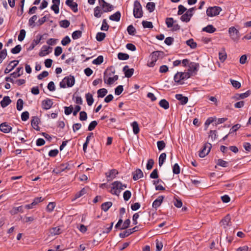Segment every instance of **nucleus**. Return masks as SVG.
Returning <instances> with one entry per match:
<instances>
[{
	"label": "nucleus",
	"mask_w": 251,
	"mask_h": 251,
	"mask_svg": "<svg viewBox=\"0 0 251 251\" xmlns=\"http://www.w3.org/2000/svg\"><path fill=\"white\" fill-rule=\"evenodd\" d=\"M75 83V78L73 75H70L65 77L62 81L60 82L59 85L61 88H65L72 87Z\"/></svg>",
	"instance_id": "obj_2"
},
{
	"label": "nucleus",
	"mask_w": 251,
	"mask_h": 251,
	"mask_svg": "<svg viewBox=\"0 0 251 251\" xmlns=\"http://www.w3.org/2000/svg\"><path fill=\"white\" fill-rule=\"evenodd\" d=\"M123 71L125 73V76L129 78L133 75L134 70L133 68L129 69L128 66L126 65L123 68Z\"/></svg>",
	"instance_id": "obj_15"
},
{
	"label": "nucleus",
	"mask_w": 251,
	"mask_h": 251,
	"mask_svg": "<svg viewBox=\"0 0 251 251\" xmlns=\"http://www.w3.org/2000/svg\"><path fill=\"white\" fill-rule=\"evenodd\" d=\"M157 148H158V150L159 151H161L165 148L166 144H165V142H164V141L161 140V141H158L157 142Z\"/></svg>",
	"instance_id": "obj_60"
},
{
	"label": "nucleus",
	"mask_w": 251,
	"mask_h": 251,
	"mask_svg": "<svg viewBox=\"0 0 251 251\" xmlns=\"http://www.w3.org/2000/svg\"><path fill=\"white\" fill-rule=\"evenodd\" d=\"M132 126L133 128V131L135 134H137L139 132V127L138 126V124L137 122H133L132 124Z\"/></svg>",
	"instance_id": "obj_42"
},
{
	"label": "nucleus",
	"mask_w": 251,
	"mask_h": 251,
	"mask_svg": "<svg viewBox=\"0 0 251 251\" xmlns=\"http://www.w3.org/2000/svg\"><path fill=\"white\" fill-rule=\"evenodd\" d=\"M222 8L219 6L209 7L206 10V14L208 17H214L219 14Z\"/></svg>",
	"instance_id": "obj_5"
},
{
	"label": "nucleus",
	"mask_w": 251,
	"mask_h": 251,
	"mask_svg": "<svg viewBox=\"0 0 251 251\" xmlns=\"http://www.w3.org/2000/svg\"><path fill=\"white\" fill-rule=\"evenodd\" d=\"M226 57L227 55L225 50V49H223L222 51L219 52V58L222 62H223L225 61Z\"/></svg>",
	"instance_id": "obj_36"
},
{
	"label": "nucleus",
	"mask_w": 251,
	"mask_h": 251,
	"mask_svg": "<svg viewBox=\"0 0 251 251\" xmlns=\"http://www.w3.org/2000/svg\"><path fill=\"white\" fill-rule=\"evenodd\" d=\"M71 42V39L68 36H65L61 41V44L63 46H66Z\"/></svg>",
	"instance_id": "obj_63"
},
{
	"label": "nucleus",
	"mask_w": 251,
	"mask_h": 251,
	"mask_svg": "<svg viewBox=\"0 0 251 251\" xmlns=\"http://www.w3.org/2000/svg\"><path fill=\"white\" fill-rule=\"evenodd\" d=\"M164 197L160 196L152 203V207L156 209L162 203Z\"/></svg>",
	"instance_id": "obj_18"
},
{
	"label": "nucleus",
	"mask_w": 251,
	"mask_h": 251,
	"mask_svg": "<svg viewBox=\"0 0 251 251\" xmlns=\"http://www.w3.org/2000/svg\"><path fill=\"white\" fill-rule=\"evenodd\" d=\"M131 196V193L129 190L126 191L123 194V197L125 201H128Z\"/></svg>",
	"instance_id": "obj_61"
},
{
	"label": "nucleus",
	"mask_w": 251,
	"mask_h": 251,
	"mask_svg": "<svg viewBox=\"0 0 251 251\" xmlns=\"http://www.w3.org/2000/svg\"><path fill=\"white\" fill-rule=\"evenodd\" d=\"M12 128L11 126L7 124V123H2L0 125V130L5 133L10 132Z\"/></svg>",
	"instance_id": "obj_13"
},
{
	"label": "nucleus",
	"mask_w": 251,
	"mask_h": 251,
	"mask_svg": "<svg viewBox=\"0 0 251 251\" xmlns=\"http://www.w3.org/2000/svg\"><path fill=\"white\" fill-rule=\"evenodd\" d=\"M51 48L49 46H43L41 50L39 52V55L40 56H44L47 54H48L50 52L49 51V49H51Z\"/></svg>",
	"instance_id": "obj_24"
},
{
	"label": "nucleus",
	"mask_w": 251,
	"mask_h": 251,
	"mask_svg": "<svg viewBox=\"0 0 251 251\" xmlns=\"http://www.w3.org/2000/svg\"><path fill=\"white\" fill-rule=\"evenodd\" d=\"M129 57V56L128 54L120 52L118 54V58L120 60H127Z\"/></svg>",
	"instance_id": "obj_44"
},
{
	"label": "nucleus",
	"mask_w": 251,
	"mask_h": 251,
	"mask_svg": "<svg viewBox=\"0 0 251 251\" xmlns=\"http://www.w3.org/2000/svg\"><path fill=\"white\" fill-rule=\"evenodd\" d=\"M23 213L24 212L23 206H20L17 207H13L10 211V213L12 215L17 214L18 212Z\"/></svg>",
	"instance_id": "obj_30"
},
{
	"label": "nucleus",
	"mask_w": 251,
	"mask_h": 251,
	"mask_svg": "<svg viewBox=\"0 0 251 251\" xmlns=\"http://www.w3.org/2000/svg\"><path fill=\"white\" fill-rule=\"evenodd\" d=\"M195 10V7L191 8L183 15H182L180 18L182 21L185 22H188L190 20V18L193 16V12Z\"/></svg>",
	"instance_id": "obj_7"
},
{
	"label": "nucleus",
	"mask_w": 251,
	"mask_h": 251,
	"mask_svg": "<svg viewBox=\"0 0 251 251\" xmlns=\"http://www.w3.org/2000/svg\"><path fill=\"white\" fill-rule=\"evenodd\" d=\"M133 179L134 180H137L139 178L143 177V173L140 169H137L132 173Z\"/></svg>",
	"instance_id": "obj_16"
},
{
	"label": "nucleus",
	"mask_w": 251,
	"mask_h": 251,
	"mask_svg": "<svg viewBox=\"0 0 251 251\" xmlns=\"http://www.w3.org/2000/svg\"><path fill=\"white\" fill-rule=\"evenodd\" d=\"M138 226H135L132 228L128 229L127 230H126L124 231L122 233H120L119 234V236L121 238H125L126 237H127L131 234H132L133 232L138 231Z\"/></svg>",
	"instance_id": "obj_11"
},
{
	"label": "nucleus",
	"mask_w": 251,
	"mask_h": 251,
	"mask_svg": "<svg viewBox=\"0 0 251 251\" xmlns=\"http://www.w3.org/2000/svg\"><path fill=\"white\" fill-rule=\"evenodd\" d=\"M103 61V57L102 55L99 56L96 59H94L92 63L96 65H100Z\"/></svg>",
	"instance_id": "obj_46"
},
{
	"label": "nucleus",
	"mask_w": 251,
	"mask_h": 251,
	"mask_svg": "<svg viewBox=\"0 0 251 251\" xmlns=\"http://www.w3.org/2000/svg\"><path fill=\"white\" fill-rule=\"evenodd\" d=\"M212 145L210 143H206L203 147L202 150L200 151L199 156L200 157H205L210 152Z\"/></svg>",
	"instance_id": "obj_8"
},
{
	"label": "nucleus",
	"mask_w": 251,
	"mask_h": 251,
	"mask_svg": "<svg viewBox=\"0 0 251 251\" xmlns=\"http://www.w3.org/2000/svg\"><path fill=\"white\" fill-rule=\"evenodd\" d=\"M86 192V189L85 188L82 189L80 191L75 194V199H76L81 197V196L85 194Z\"/></svg>",
	"instance_id": "obj_47"
},
{
	"label": "nucleus",
	"mask_w": 251,
	"mask_h": 251,
	"mask_svg": "<svg viewBox=\"0 0 251 251\" xmlns=\"http://www.w3.org/2000/svg\"><path fill=\"white\" fill-rule=\"evenodd\" d=\"M142 24L144 28H152L153 27V25L151 22L143 21Z\"/></svg>",
	"instance_id": "obj_57"
},
{
	"label": "nucleus",
	"mask_w": 251,
	"mask_h": 251,
	"mask_svg": "<svg viewBox=\"0 0 251 251\" xmlns=\"http://www.w3.org/2000/svg\"><path fill=\"white\" fill-rule=\"evenodd\" d=\"M251 94V91L248 90L244 93L236 94L235 96V98L236 100H239L240 99H244L248 97Z\"/></svg>",
	"instance_id": "obj_20"
},
{
	"label": "nucleus",
	"mask_w": 251,
	"mask_h": 251,
	"mask_svg": "<svg viewBox=\"0 0 251 251\" xmlns=\"http://www.w3.org/2000/svg\"><path fill=\"white\" fill-rule=\"evenodd\" d=\"M166 158V154L165 153H162L159 157V161L158 164L160 167L162 166V165L164 163Z\"/></svg>",
	"instance_id": "obj_41"
},
{
	"label": "nucleus",
	"mask_w": 251,
	"mask_h": 251,
	"mask_svg": "<svg viewBox=\"0 0 251 251\" xmlns=\"http://www.w3.org/2000/svg\"><path fill=\"white\" fill-rule=\"evenodd\" d=\"M133 15L135 18H141L143 17V11L140 2L135 0L133 4Z\"/></svg>",
	"instance_id": "obj_3"
},
{
	"label": "nucleus",
	"mask_w": 251,
	"mask_h": 251,
	"mask_svg": "<svg viewBox=\"0 0 251 251\" xmlns=\"http://www.w3.org/2000/svg\"><path fill=\"white\" fill-rule=\"evenodd\" d=\"M40 119L37 117H34L31 121L32 126L37 131L40 130V127L38 126Z\"/></svg>",
	"instance_id": "obj_17"
},
{
	"label": "nucleus",
	"mask_w": 251,
	"mask_h": 251,
	"mask_svg": "<svg viewBox=\"0 0 251 251\" xmlns=\"http://www.w3.org/2000/svg\"><path fill=\"white\" fill-rule=\"evenodd\" d=\"M112 187L110 192L114 195L119 196L121 190L126 188L127 185L122 184L121 181H115L112 183Z\"/></svg>",
	"instance_id": "obj_1"
},
{
	"label": "nucleus",
	"mask_w": 251,
	"mask_h": 251,
	"mask_svg": "<svg viewBox=\"0 0 251 251\" xmlns=\"http://www.w3.org/2000/svg\"><path fill=\"white\" fill-rule=\"evenodd\" d=\"M128 33L130 35H134L136 32V29L132 25H129L127 28Z\"/></svg>",
	"instance_id": "obj_50"
},
{
	"label": "nucleus",
	"mask_w": 251,
	"mask_h": 251,
	"mask_svg": "<svg viewBox=\"0 0 251 251\" xmlns=\"http://www.w3.org/2000/svg\"><path fill=\"white\" fill-rule=\"evenodd\" d=\"M160 54H163V52L160 51H155L152 52V53L150 55L151 60H153V61L156 62L158 58V57L160 56Z\"/></svg>",
	"instance_id": "obj_27"
},
{
	"label": "nucleus",
	"mask_w": 251,
	"mask_h": 251,
	"mask_svg": "<svg viewBox=\"0 0 251 251\" xmlns=\"http://www.w3.org/2000/svg\"><path fill=\"white\" fill-rule=\"evenodd\" d=\"M105 37V34L103 32H98L96 35V39L98 41H102Z\"/></svg>",
	"instance_id": "obj_53"
},
{
	"label": "nucleus",
	"mask_w": 251,
	"mask_h": 251,
	"mask_svg": "<svg viewBox=\"0 0 251 251\" xmlns=\"http://www.w3.org/2000/svg\"><path fill=\"white\" fill-rule=\"evenodd\" d=\"M37 19V16L36 15H33L32 17H31L28 21L29 25L32 27H34L35 26V21Z\"/></svg>",
	"instance_id": "obj_49"
},
{
	"label": "nucleus",
	"mask_w": 251,
	"mask_h": 251,
	"mask_svg": "<svg viewBox=\"0 0 251 251\" xmlns=\"http://www.w3.org/2000/svg\"><path fill=\"white\" fill-rule=\"evenodd\" d=\"M117 174H118V172L117 170L112 169L109 171V173H106L105 176L107 178L110 177H111V178H114L116 177V176Z\"/></svg>",
	"instance_id": "obj_29"
},
{
	"label": "nucleus",
	"mask_w": 251,
	"mask_h": 251,
	"mask_svg": "<svg viewBox=\"0 0 251 251\" xmlns=\"http://www.w3.org/2000/svg\"><path fill=\"white\" fill-rule=\"evenodd\" d=\"M191 76L190 72H177L174 76V80L176 83H180L181 80L188 79Z\"/></svg>",
	"instance_id": "obj_4"
},
{
	"label": "nucleus",
	"mask_w": 251,
	"mask_h": 251,
	"mask_svg": "<svg viewBox=\"0 0 251 251\" xmlns=\"http://www.w3.org/2000/svg\"><path fill=\"white\" fill-rule=\"evenodd\" d=\"M72 38L74 40H76L82 36V32L80 30H76L72 33Z\"/></svg>",
	"instance_id": "obj_43"
},
{
	"label": "nucleus",
	"mask_w": 251,
	"mask_h": 251,
	"mask_svg": "<svg viewBox=\"0 0 251 251\" xmlns=\"http://www.w3.org/2000/svg\"><path fill=\"white\" fill-rule=\"evenodd\" d=\"M104 12L103 9L101 10L100 6H97L94 9V15L97 18H100Z\"/></svg>",
	"instance_id": "obj_22"
},
{
	"label": "nucleus",
	"mask_w": 251,
	"mask_h": 251,
	"mask_svg": "<svg viewBox=\"0 0 251 251\" xmlns=\"http://www.w3.org/2000/svg\"><path fill=\"white\" fill-rule=\"evenodd\" d=\"M202 30L207 33H212L216 30V29L212 25H209L203 27Z\"/></svg>",
	"instance_id": "obj_34"
},
{
	"label": "nucleus",
	"mask_w": 251,
	"mask_h": 251,
	"mask_svg": "<svg viewBox=\"0 0 251 251\" xmlns=\"http://www.w3.org/2000/svg\"><path fill=\"white\" fill-rule=\"evenodd\" d=\"M53 104L52 100L49 98L44 100L42 102V107L44 110L50 109Z\"/></svg>",
	"instance_id": "obj_12"
},
{
	"label": "nucleus",
	"mask_w": 251,
	"mask_h": 251,
	"mask_svg": "<svg viewBox=\"0 0 251 251\" xmlns=\"http://www.w3.org/2000/svg\"><path fill=\"white\" fill-rule=\"evenodd\" d=\"M98 123L96 121H93L92 122L90 123L89 124L88 127V130L89 131H92L94 130L96 126H97Z\"/></svg>",
	"instance_id": "obj_59"
},
{
	"label": "nucleus",
	"mask_w": 251,
	"mask_h": 251,
	"mask_svg": "<svg viewBox=\"0 0 251 251\" xmlns=\"http://www.w3.org/2000/svg\"><path fill=\"white\" fill-rule=\"evenodd\" d=\"M59 25L61 27L64 28H67L70 25V22L67 20H62L59 22Z\"/></svg>",
	"instance_id": "obj_48"
},
{
	"label": "nucleus",
	"mask_w": 251,
	"mask_h": 251,
	"mask_svg": "<svg viewBox=\"0 0 251 251\" xmlns=\"http://www.w3.org/2000/svg\"><path fill=\"white\" fill-rule=\"evenodd\" d=\"M21 50H22V47H21V45H18L16 46L15 47H14V48L11 49V52L13 54H17L20 52Z\"/></svg>",
	"instance_id": "obj_54"
},
{
	"label": "nucleus",
	"mask_w": 251,
	"mask_h": 251,
	"mask_svg": "<svg viewBox=\"0 0 251 251\" xmlns=\"http://www.w3.org/2000/svg\"><path fill=\"white\" fill-rule=\"evenodd\" d=\"M85 97L88 105L89 106L92 105L94 102V99L92 95L90 93H88L85 95Z\"/></svg>",
	"instance_id": "obj_35"
},
{
	"label": "nucleus",
	"mask_w": 251,
	"mask_h": 251,
	"mask_svg": "<svg viewBox=\"0 0 251 251\" xmlns=\"http://www.w3.org/2000/svg\"><path fill=\"white\" fill-rule=\"evenodd\" d=\"M7 56V50L4 49L0 51V64Z\"/></svg>",
	"instance_id": "obj_51"
},
{
	"label": "nucleus",
	"mask_w": 251,
	"mask_h": 251,
	"mask_svg": "<svg viewBox=\"0 0 251 251\" xmlns=\"http://www.w3.org/2000/svg\"><path fill=\"white\" fill-rule=\"evenodd\" d=\"M121 13L119 11H117L113 15L110 16L109 19L112 21L118 22L120 20Z\"/></svg>",
	"instance_id": "obj_32"
},
{
	"label": "nucleus",
	"mask_w": 251,
	"mask_h": 251,
	"mask_svg": "<svg viewBox=\"0 0 251 251\" xmlns=\"http://www.w3.org/2000/svg\"><path fill=\"white\" fill-rule=\"evenodd\" d=\"M119 78L118 75H115L113 77H109L107 80H106V79L105 78V76L104 77V81L105 83H107L108 85H111L114 82L117 80Z\"/></svg>",
	"instance_id": "obj_33"
},
{
	"label": "nucleus",
	"mask_w": 251,
	"mask_h": 251,
	"mask_svg": "<svg viewBox=\"0 0 251 251\" xmlns=\"http://www.w3.org/2000/svg\"><path fill=\"white\" fill-rule=\"evenodd\" d=\"M228 32L232 40L235 41L238 39V34L239 32L235 27L232 26L230 27L228 29Z\"/></svg>",
	"instance_id": "obj_9"
},
{
	"label": "nucleus",
	"mask_w": 251,
	"mask_h": 251,
	"mask_svg": "<svg viewBox=\"0 0 251 251\" xmlns=\"http://www.w3.org/2000/svg\"><path fill=\"white\" fill-rule=\"evenodd\" d=\"M156 243V251H160L163 247V244L158 239L155 240Z\"/></svg>",
	"instance_id": "obj_64"
},
{
	"label": "nucleus",
	"mask_w": 251,
	"mask_h": 251,
	"mask_svg": "<svg viewBox=\"0 0 251 251\" xmlns=\"http://www.w3.org/2000/svg\"><path fill=\"white\" fill-rule=\"evenodd\" d=\"M11 102V100H10L9 97L5 96L3 98V100L0 101V104L1 107L3 108L6 107Z\"/></svg>",
	"instance_id": "obj_25"
},
{
	"label": "nucleus",
	"mask_w": 251,
	"mask_h": 251,
	"mask_svg": "<svg viewBox=\"0 0 251 251\" xmlns=\"http://www.w3.org/2000/svg\"><path fill=\"white\" fill-rule=\"evenodd\" d=\"M58 172H63L66 170H70L71 168L70 166V165L68 163H62L60 165L58 166Z\"/></svg>",
	"instance_id": "obj_31"
},
{
	"label": "nucleus",
	"mask_w": 251,
	"mask_h": 251,
	"mask_svg": "<svg viewBox=\"0 0 251 251\" xmlns=\"http://www.w3.org/2000/svg\"><path fill=\"white\" fill-rule=\"evenodd\" d=\"M186 44L191 49H194L197 47V43L194 41L193 39H190L186 41Z\"/></svg>",
	"instance_id": "obj_45"
},
{
	"label": "nucleus",
	"mask_w": 251,
	"mask_h": 251,
	"mask_svg": "<svg viewBox=\"0 0 251 251\" xmlns=\"http://www.w3.org/2000/svg\"><path fill=\"white\" fill-rule=\"evenodd\" d=\"M99 2L105 12L111 11L114 8L112 5L106 2L104 0H99Z\"/></svg>",
	"instance_id": "obj_6"
},
{
	"label": "nucleus",
	"mask_w": 251,
	"mask_h": 251,
	"mask_svg": "<svg viewBox=\"0 0 251 251\" xmlns=\"http://www.w3.org/2000/svg\"><path fill=\"white\" fill-rule=\"evenodd\" d=\"M23 68L19 67L17 68L16 71L11 74L10 75L14 78H16L20 76L23 74Z\"/></svg>",
	"instance_id": "obj_28"
},
{
	"label": "nucleus",
	"mask_w": 251,
	"mask_h": 251,
	"mask_svg": "<svg viewBox=\"0 0 251 251\" xmlns=\"http://www.w3.org/2000/svg\"><path fill=\"white\" fill-rule=\"evenodd\" d=\"M160 106L164 109H168L169 108V103L165 99L161 100L159 103Z\"/></svg>",
	"instance_id": "obj_38"
},
{
	"label": "nucleus",
	"mask_w": 251,
	"mask_h": 251,
	"mask_svg": "<svg viewBox=\"0 0 251 251\" xmlns=\"http://www.w3.org/2000/svg\"><path fill=\"white\" fill-rule=\"evenodd\" d=\"M24 101L21 99H19L17 101V109L18 111H21L23 107Z\"/></svg>",
	"instance_id": "obj_58"
},
{
	"label": "nucleus",
	"mask_w": 251,
	"mask_h": 251,
	"mask_svg": "<svg viewBox=\"0 0 251 251\" xmlns=\"http://www.w3.org/2000/svg\"><path fill=\"white\" fill-rule=\"evenodd\" d=\"M155 7V4L153 2H149L147 3L146 8L149 11V12H152Z\"/></svg>",
	"instance_id": "obj_39"
},
{
	"label": "nucleus",
	"mask_w": 251,
	"mask_h": 251,
	"mask_svg": "<svg viewBox=\"0 0 251 251\" xmlns=\"http://www.w3.org/2000/svg\"><path fill=\"white\" fill-rule=\"evenodd\" d=\"M112 205V202L111 201L104 202L101 205V209L106 212L109 209L110 207H111Z\"/></svg>",
	"instance_id": "obj_37"
},
{
	"label": "nucleus",
	"mask_w": 251,
	"mask_h": 251,
	"mask_svg": "<svg viewBox=\"0 0 251 251\" xmlns=\"http://www.w3.org/2000/svg\"><path fill=\"white\" fill-rule=\"evenodd\" d=\"M174 21L173 18H167L166 19V24L168 27L170 28L173 26Z\"/></svg>",
	"instance_id": "obj_56"
},
{
	"label": "nucleus",
	"mask_w": 251,
	"mask_h": 251,
	"mask_svg": "<svg viewBox=\"0 0 251 251\" xmlns=\"http://www.w3.org/2000/svg\"><path fill=\"white\" fill-rule=\"evenodd\" d=\"M43 37V35H38L36 36V39H34L30 45L28 49V50H32L36 45L40 43Z\"/></svg>",
	"instance_id": "obj_14"
},
{
	"label": "nucleus",
	"mask_w": 251,
	"mask_h": 251,
	"mask_svg": "<svg viewBox=\"0 0 251 251\" xmlns=\"http://www.w3.org/2000/svg\"><path fill=\"white\" fill-rule=\"evenodd\" d=\"M61 233V229L58 227H54L50 229L49 236H55Z\"/></svg>",
	"instance_id": "obj_19"
},
{
	"label": "nucleus",
	"mask_w": 251,
	"mask_h": 251,
	"mask_svg": "<svg viewBox=\"0 0 251 251\" xmlns=\"http://www.w3.org/2000/svg\"><path fill=\"white\" fill-rule=\"evenodd\" d=\"M108 91L105 88H101L98 91V97L103 98L107 93Z\"/></svg>",
	"instance_id": "obj_40"
},
{
	"label": "nucleus",
	"mask_w": 251,
	"mask_h": 251,
	"mask_svg": "<svg viewBox=\"0 0 251 251\" xmlns=\"http://www.w3.org/2000/svg\"><path fill=\"white\" fill-rule=\"evenodd\" d=\"M189 69H188V72H190L191 75L193 73L195 72V71H197V69L198 67H199V65L198 63H194V62H191L189 65H188Z\"/></svg>",
	"instance_id": "obj_21"
},
{
	"label": "nucleus",
	"mask_w": 251,
	"mask_h": 251,
	"mask_svg": "<svg viewBox=\"0 0 251 251\" xmlns=\"http://www.w3.org/2000/svg\"><path fill=\"white\" fill-rule=\"evenodd\" d=\"M217 164L223 167H226L228 166V163L222 159H219L217 160Z\"/></svg>",
	"instance_id": "obj_52"
},
{
	"label": "nucleus",
	"mask_w": 251,
	"mask_h": 251,
	"mask_svg": "<svg viewBox=\"0 0 251 251\" xmlns=\"http://www.w3.org/2000/svg\"><path fill=\"white\" fill-rule=\"evenodd\" d=\"M176 98L180 101L181 104L184 105L187 103L188 99L187 97L183 96L181 94H176Z\"/></svg>",
	"instance_id": "obj_23"
},
{
	"label": "nucleus",
	"mask_w": 251,
	"mask_h": 251,
	"mask_svg": "<svg viewBox=\"0 0 251 251\" xmlns=\"http://www.w3.org/2000/svg\"><path fill=\"white\" fill-rule=\"evenodd\" d=\"M19 62V60H13L10 61L7 65V67L5 69L4 73L6 74H8L13 70L18 64Z\"/></svg>",
	"instance_id": "obj_10"
},
{
	"label": "nucleus",
	"mask_w": 251,
	"mask_h": 251,
	"mask_svg": "<svg viewBox=\"0 0 251 251\" xmlns=\"http://www.w3.org/2000/svg\"><path fill=\"white\" fill-rule=\"evenodd\" d=\"M64 109H65V114L67 115H70V114L72 113V112H73V106L71 105L68 107L67 106H65L64 107Z\"/></svg>",
	"instance_id": "obj_62"
},
{
	"label": "nucleus",
	"mask_w": 251,
	"mask_h": 251,
	"mask_svg": "<svg viewBox=\"0 0 251 251\" xmlns=\"http://www.w3.org/2000/svg\"><path fill=\"white\" fill-rule=\"evenodd\" d=\"M231 218L229 215H227L221 221V223L224 226V228L227 226H229V223L230 222Z\"/></svg>",
	"instance_id": "obj_26"
},
{
	"label": "nucleus",
	"mask_w": 251,
	"mask_h": 251,
	"mask_svg": "<svg viewBox=\"0 0 251 251\" xmlns=\"http://www.w3.org/2000/svg\"><path fill=\"white\" fill-rule=\"evenodd\" d=\"M26 32L25 29H21L20 31V34L18 36V39L19 41H22L25 36Z\"/></svg>",
	"instance_id": "obj_55"
}]
</instances>
